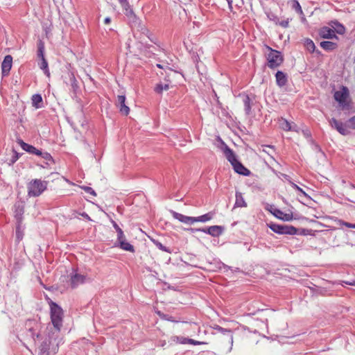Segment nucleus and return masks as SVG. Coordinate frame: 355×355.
Masks as SVG:
<instances>
[{
	"label": "nucleus",
	"mask_w": 355,
	"mask_h": 355,
	"mask_svg": "<svg viewBox=\"0 0 355 355\" xmlns=\"http://www.w3.org/2000/svg\"><path fill=\"white\" fill-rule=\"evenodd\" d=\"M59 336V331L51 329L39 347V355L55 354L58 352L59 345L61 343Z\"/></svg>",
	"instance_id": "obj_1"
},
{
	"label": "nucleus",
	"mask_w": 355,
	"mask_h": 355,
	"mask_svg": "<svg viewBox=\"0 0 355 355\" xmlns=\"http://www.w3.org/2000/svg\"><path fill=\"white\" fill-rule=\"evenodd\" d=\"M218 139L221 144V150L223 154L232 164L234 171L240 175L249 176L251 173L250 171L245 167L243 164L237 159L234 152L221 139L220 137H218Z\"/></svg>",
	"instance_id": "obj_2"
},
{
	"label": "nucleus",
	"mask_w": 355,
	"mask_h": 355,
	"mask_svg": "<svg viewBox=\"0 0 355 355\" xmlns=\"http://www.w3.org/2000/svg\"><path fill=\"white\" fill-rule=\"evenodd\" d=\"M51 320L54 327V331H60L62 327L64 312L62 309L55 302H49Z\"/></svg>",
	"instance_id": "obj_3"
},
{
	"label": "nucleus",
	"mask_w": 355,
	"mask_h": 355,
	"mask_svg": "<svg viewBox=\"0 0 355 355\" xmlns=\"http://www.w3.org/2000/svg\"><path fill=\"white\" fill-rule=\"evenodd\" d=\"M48 182L40 179L31 180L27 186L28 196L29 197H37L40 196L47 188Z\"/></svg>",
	"instance_id": "obj_4"
},
{
	"label": "nucleus",
	"mask_w": 355,
	"mask_h": 355,
	"mask_svg": "<svg viewBox=\"0 0 355 355\" xmlns=\"http://www.w3.org/2000/svg\"><path fill=\"white\" fill-rule=\"evenodd\" d=\"M266 49L269 51V53L266 55L268 67L272 69L279 67L284 62V57L282 53L279 51L272 49L268 46H266Z\"/></svg>",
	"instance_id": "obj_5"
},
{
	"label": "nucleus",
	"mask_w": 355,
	"mask_h": 355,
	"mask_svg": "<svg viewBox=\"0 0 355 355\" xmlns=\"http://www.w3.org/2000/svg\"><path fill=\"white\" fill-rule=\"evenodd\" d=\"M268 227L278 234L295 235L298 234L299 230L293 225H280L274 223L268 224Z\"/></svg>",
	"instance_id": "obj_6"
},
{
	"label": "nucleus",
	"mask_w": 355,
	"mask_h": 355,
	"mask_svg": "<svg viewBox=\"0 0 355 355\" xmlns=\"http://www.w3.org/2000/svg\"><path fill=\"white\" fill-rule=\"evenodd\" d=\"M349 89L347 87L343 86L340 90L334 93V97L335 100L338 102L343 109L349 108V103L347 102V98L349 97Z\"/></svg>",
	"instance_id": "obj_7"
},
{
	"label": "nucleus",
	"mask_w": 355,
	"mask_h": 355,
	"mask_svg": "<svg viewBox=\"0 0 355 355\" xmlns=\"http://www.w3.org/2000/svg\"><path fill=\"white\" fill-rule=\"evenodd\" d=\"M239 97L241 98L245 114L249 116L252 114V107L254 105L255 102V96L253 94L249 95L245 93L239 94Z\"/></svg>",
	"instance_id": "obj_8"
},
{
	"label": "nucleus",
	"mask_w": 355,
	"mask_h": 355,
	"mask_svg": "<svg viewBox=\"0 0 355 355\" xmlns=\"http://www.w3.org/2000/svg\"><path fill=\"white\" fill-rule=\"evenodd\" d=\"M329 123L332 128L336 130L342 135L346 136L350 133L347 125L335 118L330 119Z\"/></svg>",
	"instance_id": "obj_9"
},
{
	"label": "nucleus",
	"mask_w": 355,
	"mask_h": 355,
	"mask_svg": "<svg viewBox=\"0 0 355 355\" xmlns=\"http://www.w3.org/2000/svg\"><path fill=\"white\" fill-rule=\"evenodd\" d=\"M128 23L132 28H137L138 31H141L142 33H148V31L146 28V26L143 24L139 19V18L135 15H132L130 17L128 18Z\"/></svg>",
	"instance_id": "obj_10"
},
{
	"label": "nucleus",
	"mask_w": 355,
	"mask_h": 355,
	"mask_svg": "<svg viewBox=\"0 0 355 355\" xmlns=\"http://www.w3.org/2000/svg\"><path fill=\"white\" fill-rule=\"evenodd\" d=\"M169 342L171 343H180V344H191L193 345H201L205 344L204 342L195 340L191 338H185L183 336H173L170 338Z\"/></svg>",
	"instance_id": "obj_11"
},
{
	"label": "nucleus",
	"mask_w": 355,
	"mask_h": 355,
	"mask_svg": "<svg viewBox=\"0 0 355 355\" xmlns=\"http://www.w3.org/2000/svg\"><path fill=\"white\" fill-rule=\"evenodd\" d=\"M69 277L70 286L72 288H76L79 285L84 284L87 279L85 275L79 274L76 271H73Z\"/></svg>",
	"instance_id": "obj_12"
},
{
	"label": "nucleus",
	"mask_w": 355,
	"mask_h": 355,
	"mask_svg": "<svg viewBox=\"0 0 355 355\" xmlns=\"http://www.w3.org/2000/svg\"><path fill=\"white\" fill-rule=\"evenodd\" d=\"M12 57L10 55L5 56L1 63V74L2 77L8 76L10 71L12 68Z\"/></svg>",
	"instance_id": "obj_13"
},
{
	"label": "nucleus",
	"mask_w": 355,
	"mask_h": 355,
	"mask_svg": "<svg viewBox=\"0 0 355 355\" xmlns=\"http://www.w3.org/2000/svg\"><path fill=\"white\" fill-rule=\"evenodd\" d=\"M116 105L119 109V112L121 114L127 116L130 113V108L125 105V96L124 95H119Z\"/></svg>",
	"instance_id": "obj_14"
},
{
	"label": "nucleus",
	"mask_w": 355,
	"mask_h": 355,
	"mask_svg": "<svg viewBox=\"0 0 355 355\" xmlns=\"http://www.w3.org/2000/svg\"><path fill=\"white\" fill-rule=\"evenodd\" d=\"M318 33L321 38L336 40L338 39V36L335 33V31L328 26H323L320 28L318 31Z\"/></svg>",
	"instance_id": "obj_15"
},
{
	"label": "nucleus",
	"mask_w": 355,
	"mask_h": 355,
	"mask_svg": "<svg viewBox=\"0 0 355 355\" xmlns=\"http://www.w3.org/2000/svg\"><path fill=\"white\" fill-rule=\"evenodd\" d=\"M224 227L220 225H212L202 230V232L214 237L219 236L223 234Z\"/></svg>",
	"instance_id": "obj_16"
},
{
	"label": "nucleus",
	"mask_w": 355,
	"mask_h": 355,
	"mask_svg": "<svg viewBox=\"0 0 355 355\" xmlns=\"http://www.w3.org/2000/svg\"><path fill=\"white\" fill-rule=\"evenodd\" d=\"M171 213L174 218L181 223L189 225H192L195 223V217L184 216L173 210L171 211Z\"/></svg>",
	"instance_id": "obj_17"
},
{
	"label": "nucleus",
	"mask_w": 355,
	"mask_h": 355,
	"mask_svg": "<svg viewBox=\"0 0 355 355\" xmlns=\"http://www.w3.org/2000/svg\"><path fill=\"white\" fill-rule=\"evenodd\" d=\"M19 144L21 147V148L25 150L26 152L35 155L40 157L41 155L42 150L36 148L35 146L28 144L26 142H24L23 140L19 139L18 141Z\"/></svg>",
	"instance_id": "obj_18"
},
{
	"label": "nucleus",
	"mask_w": 355,
	"mask_h": 355,
	"mask_svg": "<svg viewBox=\"0 0 355 355\" xmlns=\"http://www.w3.org/2000/svg\"><path fill=\"white\" fill-rule=\"evenodd\" d=\"M276 83L279 87H284L287 84L288 77L286 73L282 71H278L275 74Z\"/></svg>",
	"instance_id": "obj_19"
},
{
	"label": "nucleus",
	"mask_w": 355,
	"mask_h": 355,
	"mask_svg": "<svg viewBox=\"0 0 355 355\" xmlns=\"http://www.w3.org/2000/svg\"><path fill=\"white\" fill-rule=\"evenodd\" d=\"M329 25L333 28L335 33L343 35L346 31L345 27L337 20L331 21Z\"/></svg>",
	"instance_id": "obj_20"
},
{
	"label": "nucleus",
	"mask_w": 355,
	"mask_h": 355,
	"mask_svg": "<svg viewBox=\"0 0 355 355\" xmlns=\"http://www.w3.org/2000/svg\"><path fill=\"white\" fill-rule=\"evenodd\" d=\"M15 218L16 219V222H23V214L24 213V207L20 204L15 205Z\"/></svg>",
	"instance_id": "obj_21"
},
{
	"label": "nucleus",
	"mask_w": 355,
	"mask_h": 355,
	"mask_svg": "<svg viewBox=\"0 0 355 355\" xmlns=\"http://www.w3.org/2000/svg\"><path fill=\"white\" fill-rule=\"evenodd\" d=\"M116 241H117L119 246L121 249H122L125 251L130 252H135L134 246L132 244H130V243L126 241L125 236H124L121 240H116Z\"/></svg>",
	"instance_id": "obj_22"
},
{
	"label": "nucleus",
	"mask_w": 355,
	"mask_h": 355,
	"mask_svg": "<svg viewBox=\"0 0 355 355\" xmlns=\"http://www.w3.org/2000/svg\"><path fill=\"white\" fill-rule=\"evenodd\" d=\"M215 216L214 211H209L204 215L195 217V223L196 222H201L206 223L209 220H211Z\"/></svg>",
	"instance_id": "obj_23"
},
{
	"label": "nucleus",
	"mask_w": 355,
	"mask_h": 355,
	"mask_svg": "<svg viewBox=\"0 0 355 355\" xmlns=\"http://www.w3.org/2000/svg\"><path fill=\"white\" fill-rule=\"evenodd\" d=\"M320 46L324 50L327 51H333L338 47V44L336 43L330 42V41L321 42L320 44Z\"/></svg>",
	"instance_id": "obj_24"
},
{
	"label": "nucleus",
	"mask_w": 355,
	"mask_h": 355,
	"mask_svg": "<svg viewBox=\"0 0 355 355\" xmlns=\"http://www.w3.org/2000/svg\"><path fill=\"white\" fill-rule=\"evenodd\" d=\"M40 60L38 62V66L39 67L44 71V74L47 77H50V71L49 69L48 62L47 60L44 58H40Z\"/></svg>",
	"instance_id": "obj_25"
},
{
	"label": "nucleus",
	"mask_w": 355,
	"mask_h": 355,
	"mask_svg": "<svg viewBox=\"0 0 355 355\" xmlns=\"http://www.w3.org/2000/svg\"><path fill=\"white\" fill-rule=\"evenodd\" d=\"M32 105L35 108H41L42 107V97L39 94H35L31 98Z\"/></svg>",
	"instance_id": "obj_26"
},
{
	"label": "nucleus",
	"mask_w": 355,
	"mask_h": 355,
	"mask_svg": "<svg viewBox=\"0 0 355 355\" xmlns=\"http://www.w3.org/2000/svg\"><path fill=\"white\" fill-rule=\"evenodd\" d=\"M24 227L22 225V222L20 223L19 222H16V239L18 242H20L24 237Z\"/></svg>",
	"instance_id": "obj_27"
},
{
	"label": "nucleus",
	"mask_w": 355,
	"mask_h": 355,
	"mask_svg": "<svg viewBox=\"0 0 355 355\" xmlns=\"http://www.w3.org/2000/svg\"><path fill=\"white\" fill-rule=\"evenodd\" d=\"M234 207H247V204L244 200L243 195L241 192H236V202L234 204Z\"/></svg>",
	"instance_id": "obj_28"
},
{
	"label": "nucleus",
	"mask_w": 355,
	"mask_h": 355,
	"mask_svg": "<svg viewBox=\"0 0 355 355\" xmlns=\"http://www.w3.org/2000/svg\"><path fill=\"white\" fill-rule=\"evenodd\" d=\"M214 329L216 330L218 332H220L223 334H227L230 337L231 343L233 342V335H232V332L231 329L223 328L222 327H220L219 325H216V327H214Z\"/></svg>",
	"instance_id": "obj_29"
},
{
	"label": "nucleus",
	"mask_w": 355,
	"mask_h": 355,
	"mask_svg": "<svg viewBox=\"0 0 355 355\" xmlns=\"http://www.w3.org/2000/svg\"><path fill=\"white\" fill-rule=\"evenodd\" d=\"M44 43L43 41L40 40L37 42V55L38 58H44Z\"/></svg>",
	"instance_id": "obj_30"
},
{
	"label": "nucleus",
	"mask_w": 355,
	"mask_h": 355,
	"mask_svg": "<svg viewBox=\"0 0 355 355\" xmlns=\"http://www.w3.org/2000/svg\"><path fill=\"white\" fill-rule=\"evenodd\" d=\"M150 241L153 243V244L157 248H159L160 250L163 251V252H168V253H171V250L164 246L160 241H159L157 239H153V238H150Z\"/></svg>",
	"instance_id": "obj_31"
},
{
	"label": "nucleus",
	"mask_w": 355,
	"mask_h": 355,
	"mask_svg": "<svg viewBox=\"0 0 355 355\" xmlns=\"http://www.w3.org/2000/svg\"><path fill=\"white\" fill-rule=\"evenodd\" d=\"M111 223L112 224L113 227L114 228V230H116V232L117 233V239L116 240L122 239L125 236L122 229L117 225V223L114 220H111Z\"/></svg>",
	"instance_id": "obj_32"
},
{
	"label": "nucleus",
	"mask_w": 355,
	"mask_h": 355,
	"mask_svg": "<svg viewBox=\"0 0 355 355\" xmlns=\"http://www.w3.org/2000/svg\"><path fill=\"white\" fill-rule=\"evenodd\" d=\"M156 313L159 315V317L162 319L167 321H170L172 322H178L179 321L177 320H175L174 318L168 314H165L162 313L161 311H157Z\"/></svg>",
	"instance_id": "obj_33"
},
{
	"label": "nucleus",
	"mask_w": 355,
	"mask_h": 355,
	"mask_svg": "<svg viewBox=\"0 0 355 355\" xmlns=\"http://www.w3.org/2000/svg\"><path fill=\"white\" fill-rule=\"evenodd\" d=\"M169 89L168 84L159 83L157 84L155 87V92L159 94H161L163 91H167Z\"/></svg>",
	"instance_id": "obj_34"
},
{
	"label": "nucleus",
	"mask_w": 355,
	"mask_h": 355,
	"mask_svg": "<svg viewBox=\"0 0 355 355\" xmlns=\"http://www.w3.org/2000/svg\"><path fill=\"white\" fill-rule=\"evenodd\" d=\"M304 46L311 53L315 51V46L312 40L309 38L306 39L304 41Z\"/></svg>",
	"instance_id": "obj_35"
},
{
	"label": "nucleus",
	"mask_w": 355,
	"mask_h": 355,
	"mask_svg": "<svg viewBox=\"0 0 355 355\" xmlns=\"http://www.w3.org/2000/svg\"><path fill=\"white\" fill-rule=\"evenodd\" d=\"M291 3L292 8L294 9L296 11V12L299 14H302L303 12L301 6L297 0H291Z\"/></svg>",
	"instance_id": "obj_36"
},
{
	"label": "nucleus",
	"mask_w": 355,
	"mask_h": 355,
	"mask_svg": "<svg viewBox=\"0 0 355 355\" xmlns=\"http://www.w3.org/2000/svg\"><path fill=\"white\" fill-rule=\"evenodd\" d=\"M271 214H272L276 218H281V215H282V211L276 208L275 206L271 205L270 208L268 209Z\"/></svg>",
	"instance_id": "obj_37"
},
{
	"label": "nucleus",
	"mask_w": 355,
	"mask_h": 355,
	"mask_svg": "<svg viewBox=\"0 0 355 355\" xmlns=\"http://www.w3.org/2000/svg\"><path fill=\"white\" fill-rule=\"evenodd\" d=\"M282 128L286 131H291L292 125L286 119H283L280 123Z\"/></svg>",
	"instance_id": "obj_38"
},
{
	"label": "nucleus",
	"mask_w": 355,
	"mask_h": 355,
	"mask_svg": "<svg viewBox=\"0 0 355 355\" xmlns=\"http://www.w3.org/2000/svg\"><path fill=\"white\" fill-rule=\"evenodd\" d=\"M40 157H42L46 162H51L52 163H54L53 157L51 155L50 153H49L47 152H43L42 150V153H41V155H40ZM46 164H48L49 163L46 162Z\"/></svg>",
	"instance_id": "obj_39"
},
{
	"label": "nucleus",
	"mask_w": 355,
	"mask_h": 355,
	"mask_svg": "<svg viewBox=\"0 0 355 355\" xmlns=\"http://www.w3.org/2000/svg\"><path fill=\"white\" fill-rule=\"evenodd\" d=\"M12 152L13 155L10 159L9 165L14 164L18 160L20 156L19 153H18L15 149L12 150Z\"/></svg>",
	"instance_id": "obj_40"
},
{
	"label": "nucleus",
	"mask_w": 355,
	"mask_h": 355,
	"mask_svg": "<svg viewBox=\"0 0 355 355\" xmlns=\"http://www.w3.org/2000/svg\"><path fill=\"white\" fill-rule=\"evenodd\" d=\"M124 10V14L127 18L130 17L132 15L135 14L133 10L131 8V6L129 5L128 7H125L123 8Z\"/></svg>",
	"instance_id": "obj_41"
},
{
	"label": "nucleus",
	"mask_w": 355,
	"mask_h": 355,
	"mask_svg": "<svg viewBox=\"0 0 355 355\" xmlns=\"http://www.w3.org/2000/svg\"><path fill=\"white\" fill-rule=\"evenodd\" d=\"M69 79H70V81L71 83L72 88L73 89V90H76L78 87V82H77L73 73H71L70 75Z\"/></svg>",
	"instance_id": "obj_42"
},
{
	"label": "nucleus",
	"mask_w": 355,
	"mask_h": 355,
	"mask_svg": "<svg viewBox=\"0 0 355 355\" xmlns=\"http://www.w3.org/2000/svg\"><path fill=\"white\" fill-rule=\"evenodd\" d=\"M279 219L284 221H290L293 219V214L282 212V215H281V218H279Z\"/></svg>",
	"instance_id": "obj_43"
},
{
	"label": "nucleus",
	"mask_w": 355,
	"mask_h": 355,
	"mask_svg": "<svg viewBox=\"0 0 355 355\" xmlns=\"http://www.w3.org/2000/svg\"><path fill=\"white\" fill-rule=\"evenodd\" d=\"M28 331L31 333V336L32 337L34 341H35V340L38 338L40 336V333H37L35 331L34 328H30L28 329Z\"/></svg>",
	"instance_id": "obj_44"
},
{
	"label": "nucleus",
	"mask_w": 355,
	"mask_h": 355,
	"mask_svg": "<svg viewBox=\"0 0 355 355\" xmlns=\"http://www.w3.org/2000/svg\"><path fill=\"white\" fill-rule=\"evenodd\" d=\"M338 223L340 225H344L349 228H354L355 229V223H350L345 222L342 220H340Z\"/></svg>",
	"instance_id": "obj_45"
},
{
	"label": "nucleus",
	"mask_w": 355,
	"mask_h": 355,
	"mask_svg": "<svg viewBox=\"0 0 355 355\" xmlns=\"http://www.w3.org/2000/svg\"><path fill=\"white\" fill-rule=\"evenodd\" d=\"M291 186L293 189H295V190L298 191L299 192H300L301 193H302L304 196H306V193H305V191H304L302 190V189H301L300 187H298L296 184L291 182Z\"/></svg>",
	"instance_id": "obj_46"
},
{
	"label": "nucleus",
	"mask_w": 355,
	"mask_h": 355,
	"mask_svg": "<svg viewBox=\"0 0 355 355\" xmlns=\"http://www.w3.org/2000/svg\"><path fill=\"white\" fill-rule=\"evenodd\" d=\"M83 189L87 193L92 194L94 196H96L95 191L90 187H84Z\"/></svg>",
	"instance_id": "obj_47"
},
{
	"label": "nucleus",
	"mask_w": 355,
	"mask_h": 355,
	"mask_svg": "<svg viewBox=\"0 0 355 355\" xmlns=\"http://www.w3.org/2000/svg\"><path fill=\"white\" fill-rule=\"evenodd\" d=\"M347 122L349 123V125L347 127L352 129H355V115L351 117Z\"/></svg>",
	"instance_id": "obj_48"
},
{
	"label": "nucleus",
	"mask_w": 355,
	"mask_h": 355,
	"mask_svg": "<svg viewBox=\"0 0 355 355\" xmlns=\"http://www.w3.org/2000/svg\"><path fill=\"white\" fill-rule=\"evenodd\" d=\"M302 133L306 139L311 137V133L309 129L302 130Z\"/></svg>",
	"instance_id": "obj_49"
},
{
	"label": "nucleus",
	"mask_w": 355,
	"mask_h": 355,
	"mask_svg": "<svg viewBox=\"0 0 355 355\" xmlns=\"http://www.w3.org/2000/svg\"><path fill=\"white\" fill-rule=\"evenodd\" d=\"M119 1L123 8L125 7H128L130 5L128 0H119Z\"/></svg>",
	"instance_id": "obj_50"
},
{
	"label": "nucleus",
	"mask_w": 355,
	"mask_h": 355,
	"mask_svg": "<svg viewBox=\"0 0 355 355\" xmlns=\"http://www.w3.org/2000/svg\"><path fill=\"white\" fill-rule=\"evenodd\" d=\"M288 19L283 20L279 23V24L284 28H287L288 26Z\"/></svg>",
	"instance_id": "obj_51"
},
{
	"label": "nucleus",
	"mask_w": 355,
	"mask_h": 355,
	"mask_svg": "<svg viewBox=\"0 0 355 355\" xmlns=\"http://www.w3.org/2000/svg\"><path fill=\"white\" fill-rule=\"evenodd\" d=\"M204 228H189L187 229V230L189 232H190L191 233H195V232H202V230H203Z\"/></svg>",
	"instance_id": "obj_52"
},
{
	"label": "nucleus",
	"mask_w": 355,
	"mask_h": 355,
	"mask_svg": "<svg viewBox=\"0 0 355 355\" xmlns=\"http://www.w3.org/2000/svg\"><path fill=\"white\" fill-rule=\"evenodd\" d=\"M80 216L87 219V220H92L90 216L86 212L81 213Z\"/></svg>",
	"instance_id": "obj_53"
},
{
	"label": "nucleus",
	"mask_w": 355,
	"mask_h": 355,
	"mask_svg": "<svg viewBox=\"0 0 355 355\" xmlns=\"http://www.w3.org/2000/svg\"><path fill=\"white\" fill-rule=\"evenodd\" d=\"M227 3H228V7L230 10V11H232L233 10V7H232V0H226Z\"/></svg>",
	"instance_id": "obj_54"
},
{
	"label": "nucleus",
	"mask_w": 355,
	"mask_h": 355,
	"mask_svg": "<svg viewBox=\"0 0 355 355\" xmlns=\"http://www.w3.org/2000/svg\"><path fill=\"white\" fill-rule=\"evenodd\" d=\"M111 21V19L110 17H106L105 19H104V23L105 24H110Z\"/></svg>",
	"instance_id": "obj_55"
},
{
	"label": "nucleus",
	"mask_w": 355,
	"mask_h": 355,
	"mask_svg": "<svg viewBox=\"0 0 355 355\" xmlns=\"http://www.w3.org/2000/svg\"><path fill=\"white\" fill-rule=\"evenodd\" d=\"M307 231H308L307 230H305V229H301L300 234H303V235H306V234H306V232H307Z\"/></svg>",
	"instance_id": "obj_56"
},
{
	"label": "nucleus",
	"mask_w": 355,
	"mask_h": 355,
	"mask_svg": "<svg viewBox=\"0 0 355 355\" xmlns=\"http://www.w3.org/2000/svg\"><path fill=\"white\" fill-rule=\"evenodd\" d=\"M345 284L348 285L355 286V281L353 282H345Z\"/></svg>",
	"instance_id": "obj_57"
},
{
	"label": "nucleus",
	"mask_w": 355,
	"mask_h": 355,
	"mask_svg": "<svg viewBox=\"0 0 355 355\" xmlns=\"http://www.w3.org/2000/svg\"><path fill=\"white\" fill-rule=\"evenodd\" d=\"M263 148H270V149H272V150H274V146H273L267 145V146H264Z\"/></svg>",
	"instance_id": "obj_58"
},
{
	"label": "nucleus",
	"mask_w": 355,
	"mask_h": 355,
	"mask_svg": "<svg viewBox=\"0 0 355 355\" xmlns=\"http://www.w3.org/2000/svg\"><path fill=\"white\" fill-rule=\"evenodd\" d=\"M292 130L293 131H295L297 132H299V130L298 128H297V125H295L294 127H292Z\"/></svg>",
	"instance_id": "obj_59"
},
{
	"label": "nucleus",
	"mask_w": 355,
	"mask_h": 355,
	"mask_svg": "<svg viewBox=\"0 0 355 355\" xmlns=\"http://www.w3.org/2000/svg\"><path fill=\"white\" fill-rule=\"evenodd\" d=\"M263 151L268 153V155L270 154V152L268 151V149H266L265 148L263 149Z\"/></svg>",
	"instance_id": "obj_60"
},
{
	"label": "nucleus",
	"mask_w": 355,
	"mask_h": 355,
	"mask_svg": "<svg viewBox=\"0 0 355 355\" xmlns=\"http://www.w3.org/2000/svg\"><path fill=\"white\" fill-rule=\"evenodd\" d=\"M148 37L153 42L155 43V42L153 40V37H150L149 35H148Z\"/></svg>",
	"instance_id": "obj_61"
},
{
	"label": "nucleus",
	"mask_w": 355,
	"mask_h": 355,
	"mask_svg": "<svg viewBox=\"0 0 355 355\" xmlns=\"http://www.w3.org/2000/svg\"><path fill=\"white\" fill-rule=\"evenodd\" d=\"M353 187H354V188L355 189V186H353Z\"/></svg>",
	"instance_id": "obj_62"
},
{
	"label": "nucleus",
	"mask_w": 355,
	"mask_h": 355,
	"mask_svg": "<svg viewBox=\"0 0 355 355\" xmlns=\"http://www.w3.org/2000/svg\"><path fill=\"white\" fill-rule=\"evenodd\" d=\"M353 187H354V188L355 189V186H353Z\"/></svg>",
	"instance_id": "obj_63"
}]
</instances>
